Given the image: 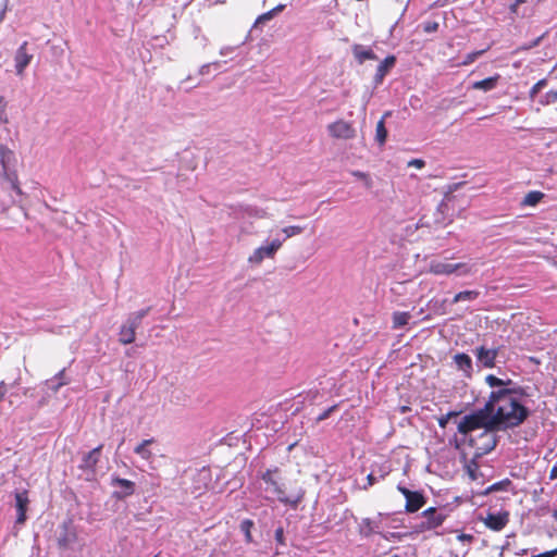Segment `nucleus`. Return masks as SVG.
Here are the masks:
<instances>
[{
  "instance_id": "1a4fd4ad",
  "label": "nucleus",
  "mask_w": 557,
  "mask_h": 557,
  "mask_svg": "<svg viewBox=\"0 0 557 557\" xmlns=\"http://www.w3.org/2000/svg\"><path fill=\"white\" fill-rule=\"evenodd\" d=\"M510 519V515L507 510L498 511V512H487L484 518H481V521L484 525L494 532H500L506 528Z\"/></svg>"
},
{
  "instance_id": "a19ab883",
  "label": "nucleus",
  "mask_w": 557,
  "mask_h": 557,
  "mask_svg": "<svg viewBox=\"0 0 557 557\" xmlns=\"http://www.w3.org/2000/svg\"><path fill=\"white\" fill-rule=\"evenodd\" d=\"M458 541L467 542L471 544L474 541V536L472 534L461 533L457 536Z\"/></svg>"
},
{
  "instance_id": "c85d7f7f",
  "label": "nucleus",
  "mask_w": 557,
  "mask_h": 557,
  "mask_svg": "<svg viewBox=\"0 0 557 557\" xmlns=\"http://www.w3.org/2000/svg\"><path fill=\"white\" fill-rule=\"evenodd\" d=\"M253 528V521L250 519H245L240 523V530L245 534V541L247 543L252 542L251 529Z\"/></svg>"
},
{
  "instance_id": "423d86ee",
  "label": "nucleus",
  "mask_w": 557,
  "mask_h": 557,
  "mask_svg": "<svg viewBox=\"0 0 557 557\" xmlns=\"http://www.w3.org/2000/svg\"><path fill=\"white\" fill-rule=\"evenodd\" d=\"M422 517L424 518V520L417 525L418 532L434 530L441 527L446 519V515L440 512L435 507H430L425 509L422 512Z\"/></svg>"
},
{
  "instance_id": "ddd939ff",
  "label": "nucleus",
  "mask_w": 557,
  "mask_h": 557,
  "mask_svg": "<svg viewBox=\"0 0 557 557\" xmlns=\"http://www.w3.org/2000/svg\"><path fill=\"white\" fill-rule=\"evenodd\" d=\"M497 355L498 349H487L484 346H480L475 349V357L484 368H494Z\"/></svg>"
},
{
  "instance_id": "6e6d98bb",
  "label": "nucleus",
  "mask_w": 557,
  "mask_h": 557,
  "mask_svg": "<svg viewBox=\"0 0 557 557\" xmlns=\"http://www.w3.org/2000/svg\"><path fill=\"white\" fill-rule=\"evenodd\" d=\"M525 1H527V0H515V2H513V3H516V5H518V7H519L520 4L524 3Z\"/></svg>"
},
{
  "instance_id": "5701e85b",
  "label": "nucleus",
  "mask_w": 557,
  "mask_h": 557,
  "mask_svg": "<svg viewBox=\"0 0 557 557\" xmlns=\"http://www.w3.org/2000/svg\"><path fill=\"white\" fill-rule=\"evenodd\" d=\"M388 115H389V112H386L376 124L375 139L380 146H383L387 138V129L385 127V117Z\"/></svg>"
},
{
  "instance_id": "3c124183",
  "label": "nucleus",
  "mask_w": 557,
  "mask_h": 557,
  "mask_svg": "<svg viewBox=\"0 0 557 557\" xmlns=\"http://www.w3.org/2000/svg\"><path fill=\"white\" fill-rule=\"evenodd\" d=\"M510 12L513 13V14L518 13V5H516V3H512L510 5Z\"/></svg>"
},
{
  "instance_id": "de8ad7c7",
  "label": "nucleus",
  "mask_w": 557,
  "mask_h": 557,
  "mask_svg": "<svg viewBox=\"0 0 557 557\" xmlns=\"http://www.w3.org/2000/svg\"><path fill=\"white\" fill-rule=\"evenodd\" d=\"M547 102H549L550 100L552 101H557V89L556 90H550L549 92H547Z\"/></svg>"
},
{
  "instance_id": "09e8293b",
  "label": "nucleus",
  "mask_w": 557,
  "mask_h": 557,
  "mask_svg": "<svg viewBox=\"0 0 557 557\" xmlns=\"http://www.w3.org/2000/svg\"><path fill=\"white\" fill-rule=\"evenodd\" d=\"M549 478L550 479H557V465H555L552 470H550V474H549Z\"/></svg>"
},
{
  "instance_id": "b1692460",
  "label": "nucleus",
  "mask_w": 557,
  "mask_h": 557,
  "mask_svg": "<svg viewBox=\"0 0 557 557\" xmlns=\"http://www.w3.org/2000/svg\"><path fill=\"white\" fill-rule=\"evenodd\" d=\"M1 177L8 181L11 185V188L16 191L17 195H22L23 191L20 187L18 177L16 172H10L9 168L5 170H2Z\"/></svg>"
},
{
  "instance_id": "7c9ffc66",
  "label": "nucleus",
  "mask_w": 557,
  "mask_h": 557,
  "mask_svg": "<svg viewBox=\"0 0 557 557\" xmlns=\"http://www.w3.org/2000/svg\"><path fill=\"white\" fill-rule=\"evenodd\" d=\"M150 307L141 309L128 317V320L135 323L137 326L141 324L143 319L149 313Z\"/></svg>"
},
{
  "instance_id": "ea45409f",
  "label": "nucleus",
  "mask_w": 557,
  "mask_h": 557,
  "mask_svg": "<svg viewBox=\"0 0 557 557\" xmlns=\"http://www.w3.org/2000/svg\"><path fill=\"white\" fill-rule=\"evenodd\" d=\"M336 406H332L330 408H327L326 410H324L318 418L317 420L318 421H323L325 419H327L330 417V414L335 410Z\"/></svg>"
},
{
  "instance_id": "49530a36",
  "label": "nucleus",
  "mask_w": 557,
  "mask_h": 557,
  "mask_svg": "<svg viewBox=\"0 0 557 557\" xmlns=\"http://www.w3.org/2000/svg\"><path fill=\"white\" fill-rule=\"evenodd\" d=\"M375 482H376V478L373 475V473L368 474V476H367L368 484L364 486V488L367 490L368 487L374 485Z\"/></svg>"
},
{
  "instance_id": "9b49d317",
  "label": "nucleus",
  "mask_w": 557,
  "mask_h": 557,
  "mask_svg": "<svg viewBox=\"0 0 557 557\" xmlns=\"http://www.w3.org/2000/svg\"><path fill=\"white\" fill-rule=\"evenodd\" d=\"M27 41H24L16 50L14 61L17 75H23L25 69L33 60V54L27 52Z\"/></svg>"
},
{
  "instance_id": "7ed1b4c3",
  "label": "nucleus",
  "mask_w": 557,
  "mask_h": 557,
  "mask_svg": "<svg viewBox=\"0 0 557 557\" xmlns=\"http://www.w3.org/2000/svg\"><path fill=\"white\" fill-rule=\"evenodd\" d=\"M280 469L275 467L274 469H268L262 475V480L268 485V488L276 495L277 499L285 504L296 507L302 499L304 494H297L295 496H288L280 484Z\"/></svg>"
},
{
  "instance_id": "603ef678",
  "label": "nucleus",
  "mask_w": 557,
  "mask_h": 557,
  "mask_svg": "<svg viewBox=\"0 0 557 557\" xmlns=\"http://www.w3.org/2000/svg\"><path fill=\"white\" fill-rule=\"evenodd\" d=\"M65 375V369H62L58 374H57V377L59 379H63Z\"/></svg>"
},
{
  "instance_id": "39448f33",
  "label": "nucleus",
  "mask_w": 557,
  "mask_h": 557,
  "mask_svg": "<svg viewBox=\"0 0 557 557\" xmlns=\"http://www.w3.org/2000/svg\"><path fill=\"white\" fill-rule=\"evenodd\" d=\"M430 273L434 275H469L473 272V267L466 262L449 263L443 260H432L429 264Z\"/></svg>"
},
{
  "instance_id": "20e7f679",
  "label": "nucleus",
  "mask_w": 557,
  "mask_h": 557,
  "mask_svg": "<svg viewBox=\"0 0 557 557\" xmlns=\"http://www.w3.org/2000/svg\"><path fill=\"white\" fill-rule=\"evenodd\" d=\"M496 428L490 425L484 428L478 436L469 437L465 445L472 448L476 457L491 453L497 445Z\"/></svg>"
},
{
  "instance_id": "a878e982",
  "label": "nucleus",
  "mask_w": 557,
  "mask_h": 557,
  "mask_svg": "<svg viewBox=\"0 0 557 557\" xmlns=\"http://www.w3.org/2000/svg\"><path fill=\"white\" fill-rule=\"evenodd\" d=\"M14 159V153L5 145L0 144V163L2 170L9 168L10 162Z\"/></svg>"
},
{
  "instance_id": "4be33fe9",
  "label": "nucleus",
  "mask_w": 557,
  "mask_h": 557,
  "mask_svg": "<svg viewBox=\"0 0 557 557\" xmlns=\"http://www.w3.org/2000/svg\"><path fill=\"white\" fill-rule=\"evenodd\" d=\"M152 443H154V438L144 440L134 448L135 454H137L145 460H150L153 454L150 449H148V446L151 445Z\"/></svg>"
},
{
  "instance_id": "9d476101",
  "label": "nucleus",
  "mask_w": 557,
  "mask_h": 557,
  "mask_svg": "<svg viewBox=\"0 0 557 557\" xmlns=\"http://www.w3.org/2000/svg\"><path fill=\"white\" fill-rule=\"evenodd\" d=\"M332 137L338 139H351L356 136V131L350 122L337 120L327 126Z\"/></svg>"
},
{
  "instance_id": "dca6fc26",
  "label": "nucleus",
  "mask_w": 557,
  "mask_h": 557,
  "mask_svg": "<svg viewBox=\"0 0 557 557\" xmlns=\"http://www.w3.org/2000/svg\"><path fill=\"white\" fill-rule=\"evenodd\" d=\"M396 64L395 55H387L377 66L376 73L374 75L375 83L380 84L383 82L384 77L388 74V72Z\"/></svg>"
},
{
  "instance_id": "bb28decb",
  "label": "nucleus",
  "mask_w": 557,
  "mask_h": 557,
  "mask_svg": "<svg viewBox=\"0 0 557 557\" xmlns=\"http://www.w3.org/2000/svg\"><path fill=\"white\" fill-rule=\"evenodd\" d=\"M284 8H285L284 4H278L275 8H273L272 10L262 13L261 15H259L257 17V20L255 22V26H257L258 24H262V23H265L267 21L272 20L277 13L282 12L284 10Z\"/></svg>"
},
{
  "instance_id": "f03ea898",
  "label": "nucleus",
  "mask_w": 557,
  "mask_h": 557,
  "mask_svg": "<svg viewBox=\"0 0 557 557\" xmlns=\"http://www.w3.org/2000/svg\"><path fill=\"white\" fill-rule=\"evenodd\" d=\"M490 406L484 405L483 408L478 409L470 414L465 416L458 423L457 430L461 435L460 444H466L469 437L473 436V433L479 430H483L486 426H495L490 413Z\"/></svg>"
},
{
  "instance_id": "8fccbe9b",
  "label": "nucleus",
  "mask_w": 557,
  "mask_h": 557,
  "mask_svg": "<svg viewBox=\"0 0 557 557\" xmlns=\"http://www.w3.org/2000/svg\"><path fill=\"white\" fill-rule=\"evenodd\" d=\"M541 40H542V36L536 38L530 46L525 47L524 49H531V48L537 46Z\"/></svg>"
},
{
  "instance_id": "473e14b6",
  "label": "nucleus",
  "mask_w": 557,
  "mask_h": 557,
  "mask_svg": "<svg viewBox=\"0 0 557 557\" xmlns=\"http://www.w3.org/2000/svg\"><path fill=\"white\" fill-rule=\"evenodd\" d=\"M8 102L3 96H0V124H7L9 122V117L7 114Z\"/></svg>"
},
{
  "instance_id": "2eb2a0df",
  "label": "nucleus",
  "mask_w": 557,
  "mask_h": 557,
  "mask_svg": "<svg viewBox=\"0 0 557 557\" xmlns=\"http://www.w3.org/2000/svg\"><path fill=\"white\" fill-rule=\"evenodd\" d=\"M137 326L135 323L127 321L120 327L119 342L123 345H128L135 342Z\"/></svg>"
},
{
  "instance_id": "864d4df0",
  "label": "nucleus",
  "mask_w": 557,
  "mask_h": 557,
  "mask_svg": "<svg viewBox=\"0 0 557 557\" xmlns=\"http://www.w3.org/2000/svg\"><path fill=\"white\" fill-rule=\"evenodd\" d=\"M527 553H528V549H525V548H524V549H521V550L517 552V553H516V555H517V556H523V555H525Z\"/></svg>"
},
{
  "instance_id": "37998d69",
  "label": "nucleus",
  "mask_w": 557,
  "mask_h": 557,
  "mask_svg": "<svg viewBox=\"0 0 557 557\" xmlns=\"http://www.w3.org/2000/svg\"><path fill=\"white\" fill-rule=\"evenodd\" d=\"M409 166H414L417 169H422L425 165V162L422 159H412L408 162Z\"/></svg>"
},
{
  "instance_id": "e433bc0d",
  "label": "nucleus",
  "mask_w": 557,
  "mask_h": 557,
  "mask_svg": "<svg viewBox=\"0 0 557 557\" xmlns=\"http://www.w3.org/2000/svg\"><path fill=\"white\" fill-rule=\"evenodd\" d=\"M458 414H459V412H456V411H449L448 413H446V414H444V416H442V417H440V418L437 419L438 425H440L441 428H443V429H444V428H446V425H447V423H448L449 419H450L451 417H455V416H458Z\"/></svg>"
},
{
  "instance_id": "412c9836",
  "label": "nucleus",
  "mask_w": 557,
  "mask_h": 557,
  "mask_svg": "<svg viewBox=\"0 0 557 557\" xmlns=\"http://www.w3.org/2000/svg\"><path fill=\"white\" fill-rule=\"evenodd\" d=\"M545 197L544 193L540 190L529 191L521 201L522 207H535Z\"/></svg>"
},
{
  "instance_id": "bf43d9fd",
  "label": "nucleus",
  "mask_w": 557,
  "mask_h": 557,
  "mask_svg": "<svg viewBox=\"0 0 557 557\" xmlns=\"http://www.w3.org/2000/svg\"><path fill=\"white\" fill-rule=\"evenodd\" d=\"M153 557H159V555H156V556H153Z\"/></svg>"
},
{
  "instance_id": "13d9d810",
  "label": "nucleus",
  "mask_w": 557,
  "mask_h": 557,
  "mask_svg": "<svg viewBox=\"0 0 557 557\" xmlns=\"http://www.w3.org/2000/svg\"><path fill=\"white\" fill-rule=\"evenodd\" d=\"M407 410H408L407 407H403V409H401L403 412H406Z\"/></svg>"
},
{
  "instance_id": "58836bf2",
  "label": "nucleus",
  "mask_w": 557,
  "mask_h": 557,
  "mask_svg": "<svg viewBox=\"0 0 557 557\" xmlns=\"http://www.w3.org/2000/svg\"><path fill=\"white\" fill-rule=\"evenodd\" d=\"M438 28V24L436 22H428L424 24L423 29L425 33L436 32Z\"/></svg>"
},
{
  "instance_id": "5fc2aeb1",
  "label": "nucleus",
  "mask_w": 557,
  "mask_h": 557,
  "mask_svg": "<svg viewBox=\"0 0 557 557\" xmlns=\"http://www.w3.org/2000/svg\"><path fill=\"white\" fill-rule=\"evenodd\" d=\"M65 384H67V382H66V381H60V382H59V384H58V386L55 387V391H57L59 387H61V386H63V385H65Z\"/></svg>"
},
{
  "instance_id": "f3484780",
  "label": "nucleus",
  "mask_w": 557,
  "mask_h": 557,
  "mask_svg": "<svg viewBox=\"0 0 557 557\" xmlns=\"http://www.w3.org/2000/svg\"><path fill=\"white\" fill-rule=\"evenodd\" d=\"M454 362L456 363L458 370L462 371L467 377H470L472 374V360L469 355L465 352H459L454 356Z\"/></svg>"
},
{
  "instance_id": "f704fd0d",
  "label": "nucleus",
  "mask_w": 557,
  "mask_h": 557,
  "mask_svg": "<svg viewBox=\"0 0 557 557\" xmlns=\"http://www.w3.org/2000/svg\"><path fill=\"white\" fill-rule=\"evenodd\" d=\"M547 85V81L545 78L540 79L535 83L530 90V98L534 99L535 96Z\"/></svg>"
},
{
  "instance_id": "72a5a7b5",
  "label": "nucleus",
  "mask_w": 557,
  "mask_h": 557,
  "mask_svg": "<svg viewBox=\"0 0 557 557\" xmlns=\"http://www.w3.org/2000/svg\"><path fill=\"white\" fill-rule=\"evenodd\" d=\"M302 231H304V227L299 226V225H290V226H286L282 230V232L285 234L286 238L296 236V235L302 233Z\"/></svg>"
},
{
  "instance_id": "c03bdc74",
  "label": "nucleus",
  "mask_w": 557,
  "mask_h": 557,
  "mask_svg": "<svg viewBox=\"0 0 557 557\" xmlns=\"http://www.w3.org/2000/svg\"><path fill=\"white\" fill-rule=\"evenodd\" d=\"M354 175L360 180H363L366 182V184L368 186H370V178H369L368 174L360 172V171H356V172H354Z\"/></svg>"
},
{
  "instance_id": "aec40b11",
  "label": "nucleus",
  "mask_w": 557,
  "mask_h": 557,
  "mask_svg": "<svg viewBox=\"0 0 557 557\" xmlns=\"http://www.w3.org/2000/svg\"><path fill=\"white\" fill-rule=\"evenodd\" d=\"M499 78H500V75L495 74L494 76L484 78L482 81L474 82L472 84V88L476 89V90L490 91L497 86Z\"/></svg>"
},
{
  "instance_id": "393cba45",
  "label": "nucleus",
  "mask_w": 557,
  "mask_h": 557,
  "mask_svg": "<svg viewBox=\"0 0 557 557\" xmlns=\"http://www.w3.org/2000/svg\"><path fill=\"white\" fill-rule=\"evenodd\" d=\"M479 296H480L479 290H462V292L457 293L454 296L451 304H457L459 301H473Z\"/></svg>"
},
{
  "instance_id": "c9c22d12",
  "label": "nucleus",
  "mask_w": 557,
  "mask_h": 557,
  "mask_svg": "<svg viewBox=\"0 0 557 557\" xmlns=\"http://www.w3.org/2000/svg\"><path fill=\"white\" fill-rule=\"evenodd\" d=\"M487 49L473 51L471 53H468L462 62L463 65H469L473 63L480 55H482Z\"/></svg>"
},
{
  "instance_id": "2f4dec72",
  "label": "nucleus",
  "mask_w": 557,
  "mask_h": 557,
  "mask_svg": "<svg viewBox=\"0 0 557 557\" xmlns=\"http://www.w3.org/2000/svg\"><path fill=\"white\" fill-rule=\"evenodd\" d=\"M75 533H64L63 535H61L59 539H58V545L59 547L61 548H66L69 547V545L75 541Z\"/></svg>"
},
{
  "instance_id": "cd10ccee",
  "label": "nucleus",
  "mask_w": 557,
  "mask_h": 557,
  "mask_svg": "<svg viewBox=\"0 0 557 557\" xmlns=\"http://www.w3.org/2000/svg\"><path fill=\"white\" fill-rule=\"evenodd\" d=\"M410 313L409 312H394L393 313V329H399L408 324L410 320Z\"/></svg>"
},
{
  "instance_id": "4d7b16f0",
  "label": "nucleus",
  "mask_w": 557,
  "mask_h": 557,
  "mask_svg": "<svg viewBox=\"0 0 557 557\" xmlns=\"http://www.w3.org/2000/svg\"><path fill=\"white\" fill-rule=\"evenodd\" d=\"M553 518L557 521V508L553 511Z\"/></svg>"
},
{
  "instance_id": "6ab92c4d",
  "label": "nucleus",
  "mask_w": 557,
  "mask_h": 557,
  "mask_svg": "<svg viewBox=\"0 0 557 557\" xmlns=\"http://www.w3.org/2000/svg\"><path fill=\"white\" fill-rule=\"evenodd\" d=\"M352 54L358 63L362 64L367 60H376L377 57L372 49H367L361 45L352 46Z\"/></svg>"
},
{
  "instance_id": "a211bd4d",
  "label": "nucleus",
  "mask_w": 557,
  "mask_h": 557,
  "mask_svg": "<svg viewBox=\"0 0 557 557\" xmlns=\"http://www.w3.org/2000/svg\"><path fill=\"white\" fill-rule=\"evenodd\" d=\"M112 484L121 486L124 490L123 494H120L117 492L114 493V496L116 498L121 499V498H124L126 496H131L135 492V483L133 481L127 480V479L113 478L112 479Z\"/></svg>"
},
{
  "instance_id": "f8f14e48",
  "label": "nucleus",
  "mask_w": 557,
  "mask_h": 557,
  "mask_svg": "<svg viewBox=\"0 0 557 557\" xmlns=\"http://www.w3.org/2000/svg\"><path fill=\"white\" fill-rule=\"evenodd\" d=\"M29 504L28 492L26 490L15 493V507L17 511L16 523L24 524L27 517L26 511Z\"/></svg>"
},
{
  "instance_id": "4c0bfd02",
  "label": "nucleus",
  "mask_w": 557,
  "mask_h": 557,
  "mask_svg": "<svg viewBox=\"0 0 557 557\" xmlns=\"http://www.w3.org/2000/svg\"><path fill=\"white\" fill-rule=\"evenodd\" d=\"M511 484V482L509 480H505V481H502V482H497V483H494L490 490L491 491H498V490H503L505 488V486H509Z\"/></svg>"
},
{
  "instance_id": "4468645a",
  "label": "nucleus",
  "mask_w": 557,
  "mask_h": 557,
  "mask_svg": "<svg viewBox=\"0 0 557 557\" xmlns=\"http://www.w3.org/2000/svg\"><path fill=\"white\" fill-rule=\"evenodd\" d=\"M102 448H103V444H100L99 446H97L96 448H94L89 453H87L82 459L79 469H82L84 471H86V470L95 471L96 466L99 461Z\"/></svg>"
},
{
  "instance_id": "79ce46f5",
  "label": "nucleus",
  "mask_w": 557,
  "mask_h": 557,
  "mask_svg": "<svg viewBox=\"0 0 557 557\" xmlns=\"http://www.w3.org/2000/svg\"><path fill=\"white\" fill-rule=\"evenodd\" d=\"M275 540L278 544L284 545V530L283 528H277L275 530Z\"/></svg>"
},
{
  "instance_id": "a18cd8bd",
  "label": "nucleus",
  "mask_w": 557,
  "mask_h": 557,
  "mask_svg": "<svg viewBox=\"0 0 557 557\" xmlns=\"http://www.w3.org/2000/svg\"><path fill=\"white\" fill-rule=\"evenodd\" d=\"M8 393V386L4 381L0 382V401L4 398Z\"/></svg>"
},
{
  "instance_id": "c756f323",
  "label": "nucleus",
  "mask_w": 557,
  "mask_h": 557,
  "mask_svg": "<svg viewBox=\"0 0 557 557\" xmlns=\"http://www.w3.org/2000/svg\"><path fill=\"white\" fill-rule=\"evenodd\" d=\"M485 382L491 386V387H502V388H506L505 386L508 385V384H511V381L508 380V381H504L493 374H488L486 377H485Z\"/></svg>"
},
{
  "instance_id": "6e6552de",
  "label": "nucleus",
  "mask_w": 557,
  "mask_h": 557,
  "mask_svg": "<svg viewBox=\"0 0 557 557\" xmlns=\"http://www.w3.org/2000/svg\"><path fill=\"white\" fill-rule=\"evenodd\" d=\"M282 247V242L273 239L267 246H260L253 250L248 257V262L251 264H260L265 258H274L276 251Z\"/></svg>"
},
{
  "instance_id": "f257e3e1",
  "label": "nucleus",
  "mask_w": 557,
  "mask_h": 557,
  "mask_svg": "<svg viewBox=\"0 0 557 557\" xmlns=\"http://www.w3.org/2000/svg\"><path fill=\"white\" fill-rule=\"evenodd\" d=\"M525 395L522 387L499 388L492 392L485 405H491L490 413L494 425L506 428L520 425L529 416L528 408L522 404Z\"/></svg>"
},
{
  "instance_id": "0eeeda50",
  "label": "nucleus",
  "mask_w": 557,
  "mask_h": 557,
  "mask_svg": "<svg viewBox=\"0 0 557 557\" xmlns=\"http://www.w3.org/2000/svg\"><path fill=\"white\" fill-rule=\"evenodd\" d=\"M397 490L405 496L406 505L405 509L407 512H417L420 510L426 503V498L421 492L410 491L409 488L398 485Z\"/></svg>"
}]
</instances>
